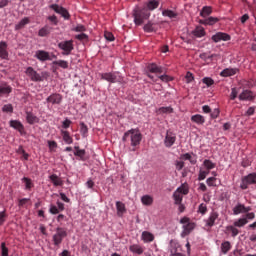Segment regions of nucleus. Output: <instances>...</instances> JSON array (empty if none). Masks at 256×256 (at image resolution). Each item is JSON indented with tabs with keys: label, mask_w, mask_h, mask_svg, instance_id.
I'll use <instances>...</instances> for the list:
<instances>
[{
	"label": "nucleus",
	"mask_w": 256,
	"mask_h": 256,
	"mask_svg": "<svg viewBox=\"0 0 256 256\" xmlns=\"http://www.w3.org/2000/svg\"><path fill=\"white\" fill-rule=\"evenodd\" d=\"M141 139L143 136L138 129H131L124 133L122 141H130L132 147H137V145H141Z\"/></svg>",
	"instance_id": "nucleus-1"
},
{
	"label": "nucleus",
	"mask_w": 256,
	"mask_h": 256,
	"mask_svg": "<svg viewBox=\"0 0 256 256\" xmlns=\"http://www.w3.org/2000/svg\"><path fill=\"white\" fill-rule=\"evenodd\" d=\"M132 17L134 18L135 25L140 26L151 17V12L147 11L144 7H136L132 12Z\"/></svg>",
	"instance_id": "nucleus-2"
},
{
	"label": "nucleus",
	"mask_w": 256,
	"mask_h": 256,
	"mask_svg": "<svg viewBox=\"0 0 256 256\" xmlns=\"http://www.w3.org/2000/svg\"><path fill=\"white\" fill-rule=\"evenodd\" d=\"M67 237V230L63 227L56 228V233L52 236L53 245L55 247H61V243Z\"/></svg>",
	"instance_id": "nucleus-3"
},
{
	"label": "nucleus",
	"mask_w": 256,
	"mask_h": 256,
	"mask_svg": "<svg viewBox=\"0 0 256 256\" xmlns=\"http://www.w3.org/2000/svg\"><path fill=\"white\" fill-rule=\"evenodd\" d=\"M249 185H256V173H250L242 178L240 188L245 190L249 188Z\"/></svg>",
	"instance_id": "nucleus-4"
},
{
	"label": "nucleus",
	"mask_w": 256,
	"mask_h": 256,
	"mask_svg": "<svg viewBox=\"0 0 256 256\" xmlns=\"http://www.w3.org/2000/svg\"><path fill=\"white\" fill-rule=\"evenodd\" d=\"M58 47L63 51L62 55H71V52L74 49L73 40L59 42Z\"/></svg>",
	"instance_id": "nucleus-5"
},
{
	"label": "nucleus",
	"mask_w": 256,
	"mask_h": 256,
	"mask_svg": "<svg viewBox=\"0 0 256 256\" xmlns=\"http://www.w3.org/2000/svg\"><path fill=\"white\" fill-rule=\"evenodd\" d=\"M27 77H29L30 80H32L34 83H39L43 81V76L41 74L37 73L33 67L26 68L25 71Z\"/></svg>",
	"instance_id": "nucleus-6"
},
{
	"label": "nucleus",
	"mask_w": 256,
	"mask_h": 256,
	"mask_svg": "<svg viewBox=\"0 0 256 256\" xmlns=\"http://www.w3.org/2000/svg\"><path fill=\"white\" fill-rule=\"evenodd\" d=\"M50 9L55 11V13H58V15H61L64 19H70L71 15L69 14V11L67 9L63 8V6H59L58 4H51L49 6Z\"/></svg>",
	"instance_id": "nucleus-7"
},
{
	"label": "nucleus",
	"mask_w": 256,
	"mask_h": 256,
	"mask_svg": "<svg viewBox=\"0 0 256 256\" xmlns=\"http://www.w3.org/2000/svg\"><path fill=\"white\" fill-rule=\"evenodd\" d=\"M63 101V96L59 93H53L46 98V102L50 103L51 105H61Z\"/></svg>",
	"instance_id": "nucleus-8"
},
{
	"label": "nucleus",
	"mask_w": 256,
	"mask_h": 256,
	"mask_svg": "<svg viewBox=\"0 0 256 256\" xmlns=\"http://www.w3.org/2000/svg\"><path fill=\"white\" fill-rule=\"evenodd\" d=\"M214 43H220V41H231V35L225 32H217L211 37Z\"/></svg>",
	"instance_id": "nucleus-9"
},
{
	"label": "nucleus",
	"mask_w": 256,
	"mask_h": 256,
	"mask_svg": "<svg viewBox=\"0 0 256 256\" xmlns=\"http://www.w3.org/2000/svg\"><path fill=\"white\" fill-rule=\"evenodd\" d=\"M101 79L104 81H108V83H118L119 81V76H117L116 73H102L100 74Z\"/></svg>",
	"instance_id": "nucleus-10"
},
{
	"label": "nucleus",
	"mask_w": 256,
	"mask_h": 256,
	"mask_svg": "<svg viewBox=\"0 0 256 256\" xmlns=\"http://www.w3.org/2000/svg\"><path fill=\"white\" fill-rule=\"evenodd\" d=\"M183 251V248L181 247V244L177 242V240H171L170 241V255H177Z\"/></svg>",
	"instance_id": "nucleus-11"
},
{
	"label": "nucleus",
	"mask_w": 256,
	"mask_h": 256,
	"mask_svg": "<svg viewBox=\"0 0 256 256\" xmlns=\"http://www.w3.org/2000/svg\"><path fill=\"white\" fill-rule=\"evenodd\" d=\"M143 8L151 13V11H155V9L159 8V0H149L144 3Z\"/></svg>",
	"instance_id": "nucleus-12"
},
{
	"label": "nucleus",
	"mask_w": 256,
	"mask_h": 256,
	"mask_svg": "<svg viewBox=\"0 0 256 256\" xmlns=\"http://www.w3.org/2000/svg\"><path fill=\"white\" fill-rule=\"evenodd\" d=\"M175 141H177V136L173 132H167L164 140L165 147H173L175 145Z\"/></svg>",
	"instance_id": "nucleus-13"
},
{
	"label": "nucleus",
	"mask_w": 256,
	"mask_h": 256,
	"mask_svg": "<svg viewBox=\"0 0 256 256\" xmlns=\"http://www.w3.org/2000/svg\"><path fill=\"white\" fill-rule=\"evenodd\" d=\"M240 101H253L255 99V94L251 90H243L242 93L238 96Z\"/></svg>",
	"instance_id": "nucleus-14"
},
{
	"label": "nucleus",
	"mask_w": 256,
	"mask_h": 256,
	"mask_svg": "<svg viewBox=\"0 0 256 256\" xmlns=\"http://www.w3.org/2000/svg\"><path fill=\"white\" fill-rule=\"evenodd\" d=\"M251 211V207H246L245 205L238 203L233 208V215H241V213H249Z\"/></svg>",
	"instance_id": "nucleus-15"
},
{
	"label": "nucleus",
	"mask_w": 256,
	"mask_h": 256,
	"mask_svg": "<svg viewBox=\"0 0 256 256\" xmlns=\"http://www.w3.org/2000/svg\"><path fill=\"white\" fill-rule=\"evenodd\" d=\"M36 59L38 61H51V57L49 56V52L44 51V50H37L35 53Z\"/></svg>",
	"instance_id": "nucleus-16"
},
{
	"label": "nucleus",
	"mask_w": 256,
	"mask_h": 256,
	"mask_svg": "<svg viewBox=\"0 0 256 256\" xmlns=\"http://www.w3.org/2000/svg\"><path fill=\"white\" fill-rule=\"evenodd\" d=\"M219 219V213L213 211L210 213L208 219L206 220L207 227H213L215 225V221Z\"/></svg>",
	"instance_id": "nucleus-17"
},
{
	"label": "nucleus",
	"mask_w": 256,
	"mask_h": 256,
	"mask_svg": "<svg viewBox=\"0 0 256 256\" xmlns=\"http://www.w3.org/2000/svg\"><path fill=\"white\" fill-rule=\"evenodd\" d=\"M148 77H149V79H152L155 82L159 81V79L163 83H169V81H173V78L167 74L160 75V76H158V78H155L154 75L148 74Z\"/></svg>",
	"instance_id": "nucleus-18"
},
{
	"label": "nucleus",
	"mask_w": 256,
	"mask_h": 256,
	"mask_svg": "<svg viewBox=\"0 0 256 256\" xmlns=\"http://www.w3.org/2000/svg\"><path fill=\"white\" fill-rule=\"evenodd\" d=\"M0 59H9V52L7 51V42H0Z\"/></svg>",
	"instance_id": "nucleus-19"
},
{
	"label": "nucleus",
	"mask_w": 256,
	"mask_h": 256,
	"mask_svg": "<svg viewBox=\"0 0 256 256\" xmlns=\"http://www.w3.org/2000/svg\"><path fill=\"white\" fill-rule=\"evenodd\" d=\"M193 229H195V223L190 222L188 224H184L181 237H187V235L191 234V231H193Z\"/></svg>",
	"instance_id": "nucleus-20"
},
{
	"label": "nucleus",
	"mask_w": 256,
	"mask_h": 256,
	"mask_svg": "<svg viewBox=\"0 0 256 256\" xmlns=\"http://www.w3.org/2000/svg\"><path fill=\"white\" fill-rule=\"evenodd\" d=\"M116 210H117V216L118 217H123L125 213H127V208L125 207V203L121 201L116 202Z\"/></svg>",
	"instance_id": "nucleus-21"
},
{
	"label": "nucleus",
	"mask_w": 256,
	"mask_h": 256,
	"mask_svg": "<svg viewBox=\"0 0 256 256\" xmlns=\"http://www.w3.org/2000/svg\"><path fill=\"white\" fill-rule=\"evenodd\" d=\"M141 239L144 243H153L155 241V235L149 231H144L142 232Z\"/></svg>",
	"instance_id": "nucleus-22"
},
{
	"label": "nucleus",
	"mask_w": 256,
	"mask_h": 256,
	"mask_svg": "<svg viewBox=\"0 0 256 256\" xmlns=\"http://www.w3.org/2000/svg\"><path fill=\"white\" fill-rule=\"evenodd\" d=\"M10 127H12L13 129H16V131H19V133H21V134H23V132L25 131V127L18 120H11Z\"/></svg>",
	"instance_id": "nucleus-23"
},
{
	"label": "nucleus",
	"mask_w": 256,
	"mask_h": 256,
	"mask_svg": "<svg viewBox=\"0 0 256 256\" xmlns=\"http://www.w3.org/2000/svg\"><path fill=\"white\" fill-rule=\"evenodd\" d=\"M200 25H215V23H219V18L210 16L206 19L199 20Z\"/></svg>",
	"instance_id": "nucleus-24"
},
{
	"label": "nucleus",
	"mask_w": 256,
	"mask_h": 256,
	"mask_svg": "<svg viewBox=\"0 0 256 256\" xmlns=\"http://www.w3.org/2000/svg\"><path fill=\"white\" fill-rule=\"evenodd\" d=\"M51 183H53L54 187H63V180L57 176V174H52L49 176Z\"/></svg>",
	"instance_id": "nucleus-25"
},
{
	"label": "nucleus",
	"mask_w": 256,
	"mask_h": 256,
	"mask_svg": "<svg viewBox=\"0 0 256 256\" xmlns=\"http://www.w3.org/2000/svg\"><path fill=\"white\" fill-rule=\"evenodd\" d=\"M192 123H196V125H204L205 124V116L201 114H195L191 116Z\"/></svg>",
	"instance_id": "nucleus-26"
},
{
	"label": "nucleus",
	"mask_w": 256,
	"mask_h": 256,
	"mask_svg": "<svg viewBox=\"0 0 256 256\" xmlns=\"http://www.w3.org/2000/svg\"><path fill=\"white\" fill-rule=\"evenodd\" d=\"M147 69H148L149 73H156L159 75H161V73H163V68L160 66H157V64H155V63L149 64Z\"/></svg>",
	"instance_id": "nucleus-27"
},
{
	"label": "nucleus",
	"mask_w": 256,
	"mask_h": 256,
	"mask_svg": "<svg viewBox=\"0 0 256 256\" xmlns=\"http://www.w3.org/2000/svg\"><path fill=\"white\" fill-rule=\"evenodd\" d=\"M61 136L63 141L67 144V145H71V143H73V137H71V134L69 133V131L66 130H61Z\"/></svg>",
	"instance_id": "nucleus-28"
},
{
	"label": "nucleus",
	"mask_w": 256,
	"mask_h": 256,
	"mask_svg": "<svg viewBox=\"0 0 256 256\" xmlns=\"http://www.w3.org/2000/svg\"><path fill=\"white\" fill-rule=\"evenodd\" d=\"M237 71V68H226L220 73V75L221 77H233V75L237 74Z\"/></svg>",
	"instance_id": "nucleus-29"
},
{
	"label": "nucleus",
	"mask_w": 256,
	"mask_h": 256,
	"mask_svg": "<svg viewBox=\"0 0 256 256\" xmlns=\"http://www.w3.org/2000/svg\"><path fill=\"white\" fill-rule=\"evenodd\" d=\"M51 31H53V28L50 27L49 25H45L38 31V35L39 37H47L51 34Z\"/></svg>",
	"instance_id": "nucleus-30"
},
{
	"label": "nucleus",
	"mask_w": 256,
	"mask_h": 256,
	"mask_svg": "<svg viewBox=\"0 0 256 256\" xmlns=\"http://www.w3.org/2000/svg\"><path fill=\"white\" fill-rule=\"evenodd\" d=\"M26 120L29 125H35V123H39V118L31 112H26Z\"/></svg>",
	"instance_id": "nucleus-31"
},
{
	"label": "nucleus",
	"mask_w": 256,
	"mask_h": 256,
	"mask_svg": "<svg viewBox=\"0 0 256 256\" xmlns=\"http://www.w3.org/2000/svg\"><path fill=\"white\" fill-rule=\"evenodd\" d=\"M129 251H131V253H136V255H143V252L145 250L143 249V247H141V245L133 244L129 247Z\"/></svg>",
	"instance_id": "nucleus-32"
},
{
	"label": "nucleus",
	"mask_w": 256,
	"mask_h": 256,
	"mask_svg": "<svg viewBox=\"0 0 256 256\" xmlns=\"http://www.w3.org/2000/svg\"><path fill=\"white\" fill-rule=\"evenodd\" d=\"M231 242L229 241H224L222 242L220 249H221V253H223V255H227L230 251H231Z\"/></svg>",
	"instance_id": "nucleus-33"
},
{
	"label": "nucleus",
	"mask_w": 256,
	"mask_h": 256,
	"mask_svg": "<svg viewBox=\"0 0 256 256\" xmlns=\"http://www.w3.org/2000/svg\"><path fill=\"white\" fill-rule=\"evenodd\" d=\"M145 33H155L157 31V28H155V23L148 21L147 24L143 27Z\"/></svg>",
	"instance_id": "nucleus-34"
},
{
	"label": "nucleus",
	"mask_w": 256,
	"mask_h": 256,
	"mask_svg": "<svg viewBox=\"0 0 256 256\" xmlns=\"http://www.w3.org/2000/svg\"><path fill=\"white\" fill-rule=\"evenodd\" d=\"M11 91H13V88L7 85V83L0 85V97L1 95H9Z\"/></svg>",
	"instance_id": "nucleus-35"
},
{
	"label": "nucleus",
	"mask_w": 256,
	"mask_h": 256,
	"mask_svg": "<svg viewBox=\"0 0 256 256\" xmlns=\"http://www.w3.org/2000/svg\"><path fill=\"white\" fill-rule=\"evenodd\" d=\"M213 13V8L210 6H204L200 11V17H209Z\"/></svg>",
	"instance_id": "nucleus-36"
},
{
	"label": "nucleus",
	"mask_w": 256,
	"mask_h": 256,
	"mask_svg": "<svg viewBox=\"0 0 256 256\" xmlns=\"http://www.w3.org/2000/svg\"><path fill=\"white\" fill-rule=\"evenodd\" d=\"M194 37H205V28L201 26H197L195 30L193 31Z\"/></svg>",
	"instance_id": "nucleus-37"
},
{
	"label": "nucleus",
	"mask_w": 256,
	"mask_h": 256,
	"mask_svg": "<svg viewBox=\"0 0 256 256\" xmlns=\"http://www.w3.org/2000/svg\"><path fill=\"white\" fill-rule=\"evenodd\" d=\"M173 198L175 201V205H181L183 201V194H180L178 190H176L173 194Z\"/></svg>",
	"instance_id": "nucleus-38"
},
{
	"label": "nucleus",
	"mask_w": 256,
	"mask_h": 256,
	"mask_svg": "<svg viewBox=\"0 0 256 256\" xmlns=\"http://www.w3.org/2000/svg\"><path fill=\"white\" fill-rule=\"evenodd\" d=\"M53 65H58V67H61V69H69V62L65 60H57L52 62Z\"/></svg>",
	"instance_id": "nucleus-39"
},
{
	"label": "nucleus",
	"mask_w": 256,
	"mask_h": 256,
	"mask_svg": "<svg viewBox=\"0 0 256 256\" xmlns=\"http://www.w3.org/2000/svg\"><path fill=\"white\" fill-rule=\"evenodd\" d=\"M162 15L163 17H169V19H175L177 17V12L173 10H163Z\"/></svg>",
	"instance_id": "nucleus-40"
},
{
	"label": "nucleus",
	"mask_w": 256,
	"mask_h": 256,
	"mask_svg": "<svg viewBox=\"0 0 256 256\" xmlns=\"http://www.w3.org/2000/svg\"><path fill=\"white\" fill-rule=\"evenodd\" d=\"M141 203H143L146 206L153 205V197L149 195H144L141 197Z\"/></svg>",
	"instance_id": "nucleus-41"
},
{
	"label": "nucleus",
	"mask_w": 256,
	"mask_h": 256,
	"mask_svg": "<svg viewBox=\"0 0 256 256\" xmlns=\"http://www.w3.org/2000/svg\"><path fill=\"white\" fill-rule=\"evenodd\" d=\"M249 223V220L247 218H240L234 222V227H245Z\"/></svg>",
	"instance_id": "nucleus-42"
},
{
	"label": "nucleus",
	"mask_w": 256,
	"mask_h": 256,
	"mask_svg": "<svg viewBox=\"0 0 256 256\" xmlns=\"http://www.w3.org/2000/svg\"><path fill=\"white\" fill-rule=\"evenodd\" d=\"M226 231L231 233V237H237V235H239V229L235 226H227Z\"/></svg>",
	"instance_id": "nucleus-43"
},
{
	"label": "nucleus",
	"mask_w": 256,
	"mask_h": 256,
	"mask_svg": "<svg viewBox=\"0 0 256 256\" xmlns=\"http://www.w3.org/2000/svg\"><path fill=\"white\" fill-rule=\"evenodd\" d=\"M204 167L207 169L206 171H211V169H215L216 165L213 161L205 159L203 162Z\"/></svg>",
	"instance_id": "nucleus-44"
},
{
	"label": "nucleus",
	"mask_w": 256,
	"mask_h": 256,
	"mask_svg": "<svg viewBox=\"0 0 256 256\" xmlns=\"http://www.w3.org/2000/svg\"><path fill=\"white\" fill-rule=\"evenodd\" d=\"M28 23H29V18L22 19L18 24H16L15 30L19 31V30L23 29V27H25V25H28Z\"/></svg>",
	"instance_id": "nucleus-45"
},
{
	"label": "nucleus",
	"mask_w": 256,
	"mask_h": 256,
	"mask_svg": "<svg viewBox=\"0 0 256 256\" xmlns=\"http://www.w3.org/2000/svg\"><path fill=\"white\" fill-rule=\"evenodd\" d=\"M22 181L25 184V189L27 191L31 190V188L33 187V181H31V179L27 177L22 178Z\"/></svg>",
	"instance_id": "nucleus-46"
},
{
	"label": "nucleus",
	"mask_w": 256,
	"mask_h": 256,
	"mask_svg": "<svg viewBox=\"0 0 256 256\" xmlns=\"http://www.w3.org/2000/svg\"><path fill=\"white\" fill-rule=\"evenodd\" d=\"M80 133L83 137H87V133H89V128L85 125V122L80 123Z\"/></svg>",
	"instance_id": "nucleus-47"
},
{
	"label": "nucleus",
	"mask_w": 256,
	"mask_h": 256,
	"mask_svg": "<svg viewBox=\"0 0 256 256\" xmlns=\"http://www.w3.org/2000/svg\"><path fill=\"white\" fill-rule=\"evenodd\" d=\"M158 113L160 114H171L173 113V108H171V106H168V107H160L158 109Z\"/></svg>",
	"instance_id": "nucleus-48"
},
{
	"label": "nucleus",
	"mask_w": 256,
	"mask_h": 256,
	"mask_svg": "<svg viewBox=\"0 0 256 256\" xmlns=\"http://www.w3.org/2000/svg\"><path fill=\"white\" fill-rule=\"evenodd\" d=\"M181 159H184V161H190L192 165H195V163H197V160H193V157L189 153L183 154L181 156Z\"/></svg>",
	"instance_id": "nucleus-49"
},
{
	"label": "nucleus",
	"mask_w": 256,
	"mask_h": 256,
	"mask_svg": "<svg viewBox=\"0 0 256 256\" xmlns=\"http://www.w3.org/2000/svg\"><path fill=\"white\" fill-rule=\"evenodd\" d=\"M202 83L208 87H211L212 85H215V80H213L211 77H204L202 79Z\"/></svg>",
	"instance_id": "nucleus-50"
},
{
	"label": "nucleus",
	"mask_w": 256,
	"mask_h": 256,
	"mask_svg": "<svg viewBox=\"0 0 256 256\" xmlns=\"http://www.w3.org/2000/svg\"><path fill=\"white\" fill-rule=\"evenodd\" d=\"M1 255L2 256H9V248H7L5 242L1 243Z\"/></svg>",
	"instance_id": "nucleus-51"
},
{
	"label": "nucleus",
	"mask_w": 256,
	"mask_h": 256,
	"mask_svg": "<svg viewBox=\"0 0 256 256\" xmlns=\"http://www.w3.org/2000/svg\"><path fill=\"white\" fill-rule=\"evenodd\" d=\"M209 171L207 170H200L198 175V181H204L208 175Z\"/></svg>",
	"instance_id": "nucleus-52"
},
{
	"label": "nucleus",
	"mask_w": 256,
	"mask_h": 256,
	"mask_svg": "<svg viewBox=\"0 0 256 256\" xmlns=\"http://www.w3.org/2000/svg\"><path fill=\"white\" fill-rule=\"evenodd\" d=\"M176 191H178L180 195H187L189 193V189H187L185 185L180 186Z\"/></svg>",
	"instance_id": "nucleus-53"
},
{
	"label": "nucleus",
	"mask_w": 256,
	"mask_h": 256,
	"mask_svg": "<svg viewBox=\"0 0 256 256\" xmlns=\"http://www.w3.org/2000/svg\"><path fill=\"white\" fill-rule=\"evenodd\" d=\"M198 213H201V215H205V213H207V204H200L198 207Z\"/></svg>",
	"instance_id": "nucleus-54"
},
{
	"label": "nucleus",
	"mask_w": 256,
	"mask_h": 256,
	"mask_svg": "<svg viewBox=\"0 0 256 256\" xmlns=\"http://www.w3.org/2000/svg\"><path fill=\"white\" fill-rule=\"evenodd\" d=\"M3 113H13V105L6 104L2 107Z\"/></svg>",
	"instance_id": "nucleus-55"
},
{
	"label": "nucleus",
	"mask_w": 256,
	"mask_h": 256,
	"mask_svg": "<svg viewBox=\"0 0 256 256\" xmlns=\"http://www.w3.org/2000/svg\"><path fill=\"white\" fill-rule=\"evenodd\" d=\"M75 157H79L81 159V161H83V159L85 158V150H78L74 152Z\"/></svg>",
	"instance_id": "nucleus-56"
},
{
	"label": "nucleus",
	"mask_w": 256,
	"mask_h": 256,
	"mask_svg": "<svg viewBox=\"0 0 256 256\" xmlns=\"http://www.w3.org/2000/svg\"><path fill=\"white\" fill-rule=\"evenodd\" d=\"M7 221V213L5 211L0 212V227Z\"/></svg>",
	"instance_id": "nucleus-57"
},
{
	"label": "nucleus",
	"mask_w": 256,
	"mask_h": 256,
	"mask_svg": "<svg viewBox=\"0 0 256 256\" xmlns=\"http://www.w3.org/2000/svg\"><path fill=\"white\" fill-rule=\"evenodd\" d=\"M237 95H239V92L237 91V88L231 89L230 99L231 101H235L237 99Z\"/></svg>",
	"instance_id": "nucleus-58"
},
{
	"label": "nucleus",
	"mask_w": 256,
	"mask_h": 256,
	"mask_svg": "<svg viewBox=\"0 0 256 256\" xmlns=\"http://www.w3.org/2000/svg\"><path fill=\"white\" fill-rule=\"evenodd\" d=\"M104 37L106 41H115V36H113V33L106 31L104 33Z\"/></svg>",
	"instance_id": "nucleus-59"
},
{
	"label": "nucleus",
	"mask_w": 256,
	"mask_h": 256,
	"mask_svg": "<svg viewBox=\"0 0 256 256\" xmlns=\"http://www.w3.org/2000/svg\"><path fill=\"white\" fill-rule=\"evenodd\" d=\"M210 113H211V114H210L211 119H217V117H219L221 111H220L218 108H216V109H214V110H213L212 112H210Z\"/></svg>",
	"instance_id": "nucleus-60"
},
{
	"label": "nucleus",
	"mask_w": 256,
	"mask_h": 256,
	"mask_svg": "<svg viewBox=\"0 0 256 256\" xmlns=\"http://www.w3.org/2000/svg\"><path fill=\"white\" fill-rule=\"evenodd\" d=\"M49 212H50L52 215H59L60 210H59V208H58L57 206L51 205Z\"/></svg>",
	"instance_id": "nucleus-61"
},
{
	"label": "nucleus",
	"mask_w": 256,
	"mask_h": 256,
	"mask_svg": "<svg viewBox=\"0 0 256 256\" xmlns=\"http://www.w3.org/2000/svg\"><path fill=\"white\" fill-rule=\"evenodd\" d=\"M48 21H50V23H52V25H57L59 23V20L57 19V16L52 15V16H48Z\"/></svg>",
	"instance_id": "nucleus-62"
},
{
	"label": "nucleus",
	"mask_w": 256,
	"mask_h": 256,
	"mask_svg": "<svg viewBox=\"0 0 256 256\" xmlns=\"http://www.w3.org/2000/svg\"><path fill=\"white\" fill-rule=\"evenodd\" d=\"M175 166H176L177 171H181L183 169V167H185V162L177 160L175 162Z\"/></svg>",
	"instance_id": "nucleus-63"
},
{
	"label": "nucleus",
	"mask_w": 256,
	"mask_h": 256,
	"mask_svg": "<svg viewBox=\"0 0 256 256\" xmlns=\"http://www.w3.org/2000/svg\"><path fill=\"white\" fill-rule=\"evenodd\" d=\"M185 79H186V83H192V81L195 79V77H193V73L187 72Z\"/></svg>",
	"instance_id": "nucleus-64"
}]
</instances>
